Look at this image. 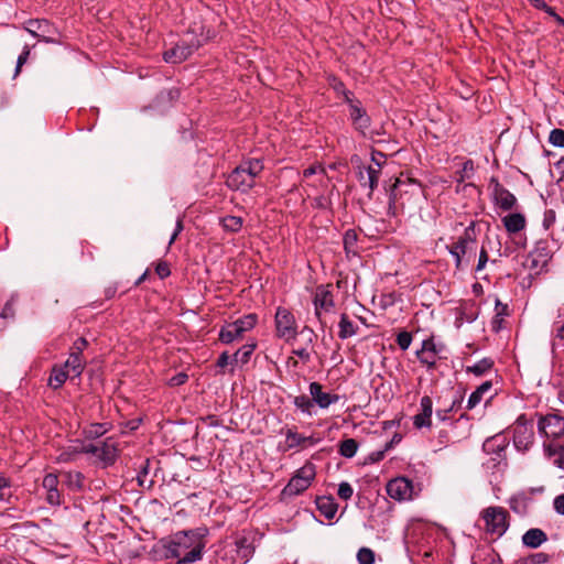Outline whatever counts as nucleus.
I'll return each mask as SVG.
<instances>
[{
    "label": "nucleus",
    "instance_id": "1",
    "mask_svg": "<svg viewBox=\"0 0 564 564\" xmlns=\"http://www.w3.org/2000/svg\"><path fill=\"white\" fill-rule=\"evenodd\" d=\"M204 546L193 531H180L166 543V557L177 558L176 564H192L202 558Z\"/></svg>",
    "mask_w": 564,
    "mask_h": 564
},
{
    "label": "nucleus",
    "instance_id": "2",
    "mask_svg": "<svg viewBox=\"0 0 564 564\" xmlns=\"http://www.w3.org/2000/svg\"><path fill=\"white\" fill-rule=\"evenodd\" d=\"M262 170L263 164L258 159L242 162L228 175L226 183L231 189L247 192L254 186Z\"/></svg>",
    "mask_w": 564,
    "mask_h": 564
},
{
    "label": "nucleus",
    "instance_id": "3",
    "mask_svg": "<svg viewBox=\"0 0 564 564\" xmlns=\"http://www.w3.org/2000/svg\"><path fill=\"white\" fill-rule=\"evenodd\" d=\"M422 189L412 178H395L389 188V209L397 213L405 207L411 198L420 197Z\"/></svg>",
    "mask_w": 564,
    "mask_h": 564
},
{
    "label": "nucleus",
    "instance_id": "4",
    "mask_svg": "<svg viewBox=\"0 0 564 564\" xmlns=\"http://www.w3.org/2000/svg\"><path fill=\"white\" fill-rule=\"evenodd\" d=\"M315 476H316L315 465L312 463H306L290 479L288 485L284 487L282 494L284 496H297V495L302 494L311 486Z\"/></svg>",
    "mask_w": 564,
    "mask_h": 564
},
{
    "label": "nucleus",
    "instance_id": "5",
    "mask_svg": "<svg viewBox=\"0 0 564 564\" xmlns=\"http://www.w3.org/2000/svg\"><path fill=\"white\" fill-rule=\"evenodd\" d=\"M257 324V315L248 314L237 321L225 325L219 332V339L224 344H230L252 329Z\"/></svg>",
    "mask_w": 564,
    "mask_h": 564
},
{
    "label": "nucleus",
    "instance_id": "6",
    "mask_svg": "<svg viewBox=\"0 0 564 564\" xmlns=\"http://www.w3.org/2000/svg\"><path fill=\"white\" fill-rule=\"evenodd\" d=\"M485 529L491 534L501 536L508 529V512L502 507H488L481 513Z\"/></svg>",
    "mask_w": 564,
    "mask_h": 564
},
{
    "label": "nucleus",
    "instance_id": "7",
    "mask_svg": "<svg viewBox=\"0 0 564 564\" xmlns=\"http://www.w3.org/2000/svg\"><path fill=\"white\" fill-rule=\"evenodd\" d=\"M275 332L279 338L285 341L295 339L297 326L294 315L285 307H278L275 313Z\"/></svg>",
    "mask_w": 564,
    "mask_h": 564
},
{
    "label": "nucleus",
    "instance_id": "8",
    "mask_svg": "<svg viewBox=\"0 0 564 564\" xmlns=\"http://www.w3.org/2000/svg\"><path fill=\"white\" fill-rule=\"evenodd\" d=\"M344 101L349 107V117L354 127L362 134H366L367 129L370 127V117L361 106V102L355 99L351 91H344Z\"/></svg>",
    "mask_w": 564,
    "mask_h": 564
},
{
    "label": "nucleus",
    "instance_id": "9",
    "mask_svg": "<svg viewBox=\"0 0 564 564\" xmlns=\"http://www.w3.org/2000/svg\"><path fill=\"white\" fill-rule=\"evenodd\" d=\"M199 46L200 42L198 40H183L174 47L164 52V59L167 63H181L188 58Z\"/></svg>",
    "mask_w": 564,
    "mask_h": 564
},
{
    "label": "nucleus",
    "instance_id": "10",
    "mask_svg": "<svg viewBox=\"0 0 564 564\" xmlns=\"http://www.w3.org/2000/svg\"><path fill=\"white\" fill-rule=\"evenodd\" d=\"M85 452L95 455L107 465L112 464L118 456L117 443L112 438L90 444L85 447Z\"/></svg>",
    "mask_w": 564,
    "mask_h": 564
},
{
    "label": "nucleus",
    "instance_id": "11",
    "mask_svg": "<svg viewBox=\"0 0 564 564\" xmlns=\"http://www.w3.org/2000/svg\"><path fill=\"white\" fill-rule=\"evenodd\" d=\"M24 29L34 37L46 43H55L54 35L57 33L55 28L45 19L29 20L25 22Z\"/></svg>",
    "mask_w": 564,
    "mask_h": 564
},
{
    "label": "nucleus",
    "instance_id": "12",
    "mask_svg": "<svg viewBox=\"0 0 564 564\" xmlns=\"http://www.w3.org/2000/svg\"><path fill=\"white\" fill-rule=\"evenodd\" d=\"M533 427L520 416L513 427V444L519 451H527L533 443Z\"/></svg>",
    "mask_w": 564,
    "mask_h": 564
},
{
    "label": "nucleus",
    "instance_id": "13",
    "mask_svg": "<svg viewBox=\"0 0 564 564\" xmlns=\"http://www.w3.org/2000/svg\"><path fill=\"white\" fill-rule=\"evenodd\" d=\"M539 431L546 437L557 438L564 435V419L557 414H547L540 419Z\"/></svg>",
    "mask_w": 564,
    "mask_h": 564
},
{
    "label": "nucleus",
    "instance_id": "14",
    "mask_svg": "<svg viewBox=\"0 0 564 564\" xmlns=\"http://www.w3.org/2000/svg\"><path fill=\"white\" fill-rule=\"evenodd\" d=\"M388 495L395 500H406L412 496V484L404 477L392 479L387 485Z\"/></svg>",
    "mask_w": 564,
    "mask_h": 564
},
{
    "label": "nucleus",
    "instance_id": "15",
    "mask_svg": "<svg viewBox=\"0 0 564 564\" xmlns=\"http://www.w3.org/2000/svg\"><path fill=\"white\" fill-rule=\"evenodd\" d=\"M315 315L321 318V312H329L334 307L333 294L329 285H319L314 294Z\"/></svg>",
    "mask_w": 564,
    "mask_h": 564
},
{
    "label": "nucleus",
    "instance_id": "16",
    "mask_svg": "<svg viewBox=\"0 0 564 564\" xmlns=\"http://www.w3.org/2000/svg\"><path fill=\"white\" fill-rule=\"evenodd\" d=\"M58 477L55 474H47L42 481V487L46 491L45 500L51 506H59L62 503V495L58 490Z\"/></svg>",
    "mask_w": 564,
    "mask_h": 564
},
{
    "label": "nucleus",
    "instance_id": "17",
    "mask_svg": "<svg viewBox=\"0 0 564 564\" xmlns=\"http://www.w3.org/2000/svg\"><path fill=\"white\" fill-rule=\"evenodd\" d=\"M421 412L414 415L413 425L416 429L431 427L432 425V413H433V401L429 395H424L420 402Z\"/></svg>",
    "mask_w": 564,
    "mask_h": 564
},
{
    "label": "nucleus",
    "instance_id": "18",
    "mask_svg": "<svg viewBox=\"0 0 564 564\" xmlns=\"http://www.w3.org/2000/svg\"><path fill=\"white\" fill-rule=\"evenodd\" d=\"M310 394L312 400L321 408L326 409L330 404L338 402V394H330L323 391V387L318 382H312L310 384Z\"/></svg>",
    "mask_w": 564,
    "mask_h": 564
},
{
    "label": "nucleus",
    "instance_id": "19",
    "mask_svg": "<svg viewBox=\"0 0 564 564\" xmlns=\"http://www.w3.org/2000/svg\"><path fill=\"white\" fill-rule=\"evenodd\" d=\"M475 241L466 235L465 237H460L456 242L452 243L449 247L451 254L456 260V265L459 267L462 262V258L469 251H475Z\"/></svg>",
    "mask_w": 564,
    "mask_h": 564
},
{
    "label": "nucleus",
    "instance_id": "20",
    "mask_svg": "<svg viewBox=\"0 0 564 564\" xmlns=\"http://www.w3.org/2000/svg\"><path fill=\"white\" fill-rule=\"evenodd\" d=\"M494 198L496 204L503 210L512 209L517 203L516 196L499 184L495 186Z\"/></svg>",
    "mask_w": 564,
    "mask_h": 564
},
{
    "label": "nucleus",
    "instance_id": "21",
    "mask_svg": "<svg viewBox=\"0 0 564 564\" xmlns=\"http://www.w3.org/2000/svg\"><path fill=\"white\" fill-rule=\"evenodd\" d=\"M437 350L433 340H424L422 348L417 350L416 356L423 365L433 368L436 365Z\"/></svg>",
    "mask_w": 564,
    "mask_h": 564
},
{
    "label": "nucleus",
    "instance_id": "22",
    "mask_svg": "<svg viewBox=\"0 0 564 564\" xmlns=\"http://www.w3.org/2000/svg\"><path fill=\"white\" fill-rule=\"evenodd\" d=\"M373 164L368 165L367 183L366 187L369 189L368 196L371 197L373 191L378 187L379 177L381 174L380 163L377 162L376 153H372L371 158Z\"/></svg>",
    "mask_w": 564,
    "mask_h": 564
},
{
    "label": "nucleus",
    "instance_id": "23",
    "mask_svg": "<svg viewBox=\"0 0 564 564\" xmlns=\"http://www.w3.org/2000/svg\"><path fill=\"white\" fill-rule=\"evenodd\" d=\"M306 443L313 444V437L303 436L292 429L286 430L284 451L292 449L299 446H304Z\"/></svg>",
    "mask_w": 564,
    "mask_h": 564
},
{
    "label": "nucleus",
    "instance_id": "24",
    "mask_svg": "<svg viewBox=\"0 0 564 564\" xmlns=\"http://www.w3.org/2000/svg\"><path fill=\"white\" fill-rule=\"evenodd\" d=\"M547 540V536L544 531L541 529H530L522 535V542L525 546L529 547H539Z\"/></svg>",
    "mask_w": 564,
    "mask_h": 564
},
{
    "label": "nucleus",
    "instance_id": "25",
    "mask_svg": "<svg viewBox=\"0 0 564 564\" xmlns=\"http://www.w3.org/2000/svg\"><path fill=\"white\" fill-rule=\"evenodd\" d=\"M508 232L517 234L525 227V218L522 214H509L502 219Z\"/></svg>",
    "mask_w": 564,
    "mask_h": 564
},
{
    "label": "nucleus",
    "instance_id": "26",
    "mask_svg": "<svg viewBox=\"0 0 564 564\" xmlns=\"http://www.w3.org/2000/svg\"><path fill=\"white\" fill-rule=\"evenodd\" d=\"M316 506L319 512L328 520L333 519L337 512V503L330 497H319L316 499Z\"/></svg>",
    "mask_w": 564,
    "mask_h": 564
},
{
    "label": "nucleus",
    "instance_id": "27",
    "mask_svg": "<svg viewBox=\"0 0 564 564\" xmlns=\"http://www.w3.org/2000/svg\"><path fill=\"white\" fill-rule=\"evenodd\" d=\"M86 361L83 359L80 355L77 352H70L68 359L66 360L64 368L68 369L74 373V376L78 377L82 375L85 368Z\"/></svg>",
    "mask_w": 564,
    "mask_h": 564
},
{
    "label": "nucleus",
    "instance_id": "28",
    "mask_svg": "<svg viewBox=\"0 0 564 564\" xmlns=\"http://www.w3.org/2000/svg\"><path fill=\"white\" fill-rule=\"evenodd\" d=\"M339 332L338 337L340 339H347L357 334L358 326H356L348 317L347 314H341L339 321Z\"/></svg>",
    "mask_w": 564,
    "mask_h": 564
},
{
    "label": "nucleus",
    "instance_id": "29",
    "mask_svg": "<svg viewBox=\"0 0 564 564\" xmlns=\"http://www.w3.org/2000/svg\"><path fill=\"white\" fill-rule=\"evenodd\" d=\"M491 381H485L481 383L468 398L467 409L471 410L480 403L484 394L491 389Z\"/></svg>",
    "mask_w": 564,
    "mask_h": 564
},
{
    "label": "nucleus",
    "instance_id": "30",
    "mask_svg": "<svg viewBox=\"0 0 564 564\" xmlns=\"http://www.w3.org/2000/svg\"><path fill=\"white\" fill-rule=\"evenodd\" d=\"M69 371L65 370L64 367L55 366L52 369L51 377L48 379V384L53 389H58L63 386V383L68 378Z\"/></svg>",
    "mask_w": 564,
    "mask_h": 564
},
{
    "label": "nucleus",
    "instance_id": "31",
    "mask_svg": "<svg viewBox=\"0 0 564 564\" xmlns=\"http://www.w3.org/2000/svg\"><path fill=\"white\" fill-rule=\"evenodd\" d=\"M65 484L73 490L82 489L84 476L79 471H67L64 474Z\"/></svg>",
    "mask_w": 564,
    "mask_h": 564
},
{
    "label": "nucleus",
    "instance_id": "32",
    "mask_svg": "<svg viewBox=\"0 0 564 564\" xmlns=\"http://www.w3.org/2000/svg\"><path fill=\"white\" fill-rule=\"evenodd\" d=\"M494 366V362L491 359L489 358H484L479 361H477L475 365L473 366H468L466 368V371L467 372H471L476 376H482L485 375L487 371H489Z\"/></svg>",
    "mask_w": 564,
    "mask_h": 564
},
{
    "label": "nucleus",
    "instance_id": "33",
    "mask_svg": "<svg viewBox=\"0 0 564 564\" xmlns=\"http://www.w3.org/2000/svg\"><path fill=\"white\" fill-rule=\"evenodd\" d=\"M358 449V443L354 438L344 440L339 445V454L346 458L355 456Z\"/></svg>",
    "mask_w": 564,
    "mask_h": 564
},
{
    "label": "nucleus",
    "instance_id": "34",
    "mask_svg": "<svg viewBox=\"0 0 564 564\" xmlns=\"http://www.w3.org/2000/svg\"><path fill=\"white\" fill-rule=\"evenodd\" d=\"M221 224L227 231L237 232L242 227V219L237 216H226L221 219Z\"/></svg>",
    "mask_w": 564,
    "mask_h": 564
},
{
    "label": "nucleus",
    "instance_id": "35",
    "mask_svg": "<svg viewBox=\"0 0 564 564\" xmlns=\"http://www.w3.org/2000/svg\"><path fill=\"white\" fill-rule=\"evenodd\" d=\"M294 405L297 409H300L302 412L311 414V409L313 406V402L306 395H297L294 398Z\"/></svg>",
    "mask_w": 564,
    "mask_h": 564
},
{
    "label": "nucleus",
    "instance_id": "36",
    "mask_svg": "<svg viewBox=\"0 0 564 564\" xmlns=\"http://www.w3.org/2000/svg\"><path fill=\"white\" fill-rule=\"evenodd\" d=\"M359 564H373L375 553L368 547H361L357 553Z\"/></svg>",
    "mask_w": 564,
    "mask_h": 564
},
{
    "label": "nucleus",
    "instance_id": "37",
    "mask_svg": "<svg viewBox=\"0 0 564 564\" xmlns=\"http://www.w3.org/2000/svg\"><path fill=\"white\" fill-rule=\"evenodd\" d=\"M549 142L557 148H564V130L553 129L549 135Z\"/></svg>",
    "mask_w": 564,
    "mask_h": 564
},
{
    "label": "nucleus",
    "instance_id": "38",
    "mask_svg": "<svg viewBox=\"0 0 564 564\" xmlns=\"http://www.w3.org/2000/svg\"><path fill=\"white\" fill-rule=\"evenodd\" d=\"M254 349V345L245 346L242 349H239L235 355V361L240 360L241 362H247Z\"/></svg>",
    "mask_w": 564,
    "mask_h": 564
},
{
    "label": "nucleus",
    "instance_id": "39",
    "mask_svg": "<svg viewBox=\"0 0 564 564\" xmlns=\"http://www.w3.org/2000/svg\"><path fill=\"white\" fill-rule=\"evenodd\" d=\"M550 560V555L543 552L534 553L525 558V564H545Z\"/></svg>",
    "mask_w": 564,
    "mask_h": 564
},
{
    "label": "nucleus",
    "instance_id": "40",
    "mask_svg": "<svg viewBox=\"0 0 564 564\" xmlns=\"http://www.w3.org/2000/svg\"><path fill=\"white\" fill-rule=\"evenodd\" d=\"M354 489L349 482L343 481L338 486L337 495L343 500H349L352 497Z\"/></svg>",
    "mask_w": 564,
    "mask_h": 564
},
{
    "label": "nucleus",
    "instance_id": "41",
    "mask_svg": "<svg viewBox=\"0 0 564 564\" xmlns=\"http://www.w3.org/2000/svg\"><path fill=\"white\" fill-rule=\"evenodd\" d=\"M357 232L354 229H349L344 235V246L346 250H350L357 242Z\"/></svg>",
    "mask_w": 564,
    "mask_h": 564
},
{
    "label": "nucleus",
    "instance_id": "42",
    "mask_svg": "<svg viewBox=\"0 0 564 564\" xmlns=\"http://www.w3.org/2000/svg\"><path fill=\"white\" fill-rule=\"evenodd\" d=\"M412 336L408 332H401L397 336V343L399 347L403 350L408 349L411 345Z\"/></svg>",
    "mask_w": 564,
    "mask_h": 564
},
{
    "label": "nucleus",
    "instance_id": "43",
    "mask_svg": "<svg viewBox=\"0 0 564 564\" xmlns=\"http://www.w3.org/2000/svg\"><path fill=\"white\" fill-rule=\"evenodd\" d=\"M11 497L10 482L0 476V500L7 501Z\"/></svg>",
    "mask_w": 564,
    "mask_h": 564
},
{
    "label": "nucleus",
    "instance_id": "44",
    "mask_svg": "<svg viewBox=\"0 0 564 564\" xmlns=\"http://www.w3.org/2000/svg\"><path fill=\"white\" fill-rule=\"evenodd\" d=\"M30 56V47L26 45L23 47L22 53L19 55L15 67V75H18L21 70V67L26 63Z\"/></svg>",
    "mask_w": 564,
    "mask_h": 564
},
{
    "label": "nucleus",
    "instance_id": "45",
    "mask_svg": "<svg viewBox=\"0 0 564 564\" xmlns=\"http://www.w3.org/2000/svg\"><path fill=\"white\" fill-rule=\"evenodd\" d=\"M317 173L325 175V169L322 165H312L303 171V178H310Z\"/></svg>",
    "mask_w": 564,
    "mask_h": 564
},
{
    "label": "nucleus",
    "instance_id": "46",
    "mask_svg": "<svg viewBox=\"0 0 564 564\" xmlns=\"http://www.w3.org/2000/svg\"><path fill=\"white\" fill-rule=\"evenodd\" d=\"M187 379L188 376L185 372H180L170 379L169 384L172 387H177L184 384L187 381Z\"/></svg>",
    "mask_w": 564,
    "mask_h": 564
},
{
    "label": "nucleus",
    "instance_id": "47",
    "mask_svg": "<svg viewBox=\"0 0 564 564\" xmlns=\"http://www.w3.org/2000/svg\"><path fill=\"white\" fill-rule=\"evenodd\" d=\"M76 454H77V452L64 451V452H62V453L56 457V460H57L58 463H68V462L74 460V458H75Z\"/></svg>",
    "mask_w": 564,
    "mask_h": 564
},
{
    "label": "nucleus",
    "instance_id": "48",
    "mask_svg": "<svg viewBox=\"0 0 564 564\" xmlns=\"http://www.w3.org/2000/svg\"><path fill=\"white\" fill-rule=\"evenodd\" d=\"M87 345L88 341L85 338L80 337L74 343L72 352H77L78 355L82 356L83 350L87 347Z\"/></svg>",
    "mask_w": 564,
    "mask_h": 564
},
{
    "label": "nucleus",
    "instance_id": "49",
    "mask_svg": "<svg viewBox=\"0 0 564 564\" xmlns=\"http://www.w3.org/2000/svg\"><path fill=\"white\" fill-rule=\"evenodd\" d=\"M368 166H358L357 177L362 187H366L367 183Z\"/></svg>",
    "mask_w": 564,
    "mask_h": 564
},
{
    "label": "nucleus",
    "instance_id": "50",
    "mask_svg": "<svg viewBox=\"0 0 564 564\" xmlns=\"http://www.w3.org/2000/svg\"><path fill=\"white\" fill-rule=\"evenodd\" d=\"M155 271L161 279L169 276L171 273L170 268L165 262L159 263L155 268Z\"/></svg>",
    "mask_w": 564,
    "mask_h": 564
},
{
    "label": "nucleus",
    "instance_id": "51",
    "mask_svg": "<svg viewBox=\"0 0 564 564\" xmlns=\"http://www.w3.org/2000/svg\"><path fill=\"white\" fill-rule=\"evenodd\" d=\"M390 447L389 444L386 445V448L383 451H376V452H372L369 457H368V460L370 463H377L379 460H381L383 457H384V453Z\"/></svg>",
    "mask_w": 564,
    "mask_h": 564
},
{
    "label": "nucleus",
    "instance_id": "52",
    "mask_svg": "<svg viewBox=\"0 0 564 564\" xmlns=\"http://www.w3.org/2000/svg\"><path fill=\"white\" fill-rule=\"evenodd\" d=\"M555 217V212L553 209H549L544 213L543 225L545 226V228H549L551 225L554 224Z\"/></svg>",
    "mask_w": 564,
    "mask_h": 564
},
{
    "label": "nucleus",
    "instance_id": "53",
    "mask_svg": "<svg viewBox=\"0 0 564 564\" xmlns=\"http://www.w3.org/2000/svg\"><path fill=\"white\" fill-rule=\"evenodd\" d=\"M553 505L555 511L564 516V495L555 497Z\"/></svg>",
    "mask_w": 564,
    "mask_h": 564
},
{
    "label": "nucleus",
    "instance_id": "54",
    "mask_svg": "<svg viewBox=\"0 0 564 564\" xmlns=\"http://www.w3.org/2000/svg\"><path fill=\"white\" fill-rule=\"evenodd\" d=\"M487 261H488L487 251L482 248L480 251V254H479L478 264H477L476 270L477 271L482 270L485 268Z\"/></svg>",
    "mask_w": 564,
    "mask_h": 564
},
{
    "label": "nucleus",
    "instance_id": "55",
    "mask_svg": "<svg viewBox=\"0 0 564 564\" xmlns=\"http://www.w3.org/2000/svg\"><path fill=\"white\" fill-rule=\"evenodd\" d=\"M293 354L300 357L304 361H308L311 359V355L306 348H297L293 350Z\"/></svg>",
    "mask_w": 564,
    "mask_h": 564
},
{
    "label": "nucleus",
    "instance_id": "56",
    "mask_svg": "<svg viewBox=\"0 0 564 564\" xmlns=\"http://www.w3.org/2000/svg\"><path fill=\"white\" fill-rule=\"evenodd\" d=\"M14 314L13 312V307H12V303L11 302H8L6 304V306L3 307L1 314H0V318H8V317H12Z\"/></svg>",
    "mask_w": 564,
    "mask_h": 564
},
{
    "label": "nucleus",
    "instance_id": "57",
    "mask_svg": "<svg viewBox=\"0 0 564 564\" xmlns=\"http://www.w3.org/2000/svg\"><path fill=\"white\" fill-rule=\"evenodd\" d=\"M183 230V223L181 219H177L176 221V227H175V230L173 232V235L171 236V239L169 241V245L171 246L177 238V236L180 235V232Z\"/></svg>",
    "mask_w": 564,
    "mask_h": 564
},
{
    "label": "nucleus",
    "instance_id": "58",
    "mask_svg": "<svg viewBox=\"0 0 564 564\" xmlns=\"http://www.w3.org/2000/svg\"><path fill=\"white\" fill-rule=\"evenodd\" d=\"M229 359L230 356L228 355V352H223L217 360V366L220 368L226 367L229 362Z\"/></svg>",
    "mask_w": 564,
    "mask_h": 564
},
{
    "label": "nucleus",
    "instance_id": "59",
    "mask_svg": "<svg viewBox=\"0 0 564 564\" xmlns=\"http://www.w3.org/2000/svg\"><path fill=\"white\" fill-rule=\"evenodd\" d=\"M301 334L304 335L307 337V341L308 343H312L313 341V338L315 337V334H314V330L307 326L303 327V329L301 330Z\"/></svg>",
    "mask_w": 564,
    "mask_h": 564
},
{
    "label": "nucleus",
    "instance_id": "60",
    "mask_svg": "<svg viewBox=\"0 0 564 564\" xmlns=\"http://www.w3.org/2000/svg\"><path fill=\"white\" fill-rule=\"evenodd\" d=\"M534 8L539 10H543V8H546V3L544 0H528Z\"/></svg>",
    "mask_w": 564,
    "mask_h": 564
},
{
    "label": "nucleus",
    "instance_id": "61",
    "mask_svg": "<svg viewBox=\"0 0 564 564\" xmlns=\"http://www.w3.org/2000/svg\"><path fill=\"white\" fill-rule=\"evenodd\" d=\"M334 89L336 90V93H337L338 95H341L343 97H344V91H348V90L345 88L344 84H343V83H340V82H338V83H336V84L334 85Z\"/></svg>",
    "mask_w": 564,
    "mask_h": 564
},
{
    "label": "nucleus",
    "instance_id": "62",
    "mask_svg": "<svg viewBox=\"0 0 564 564\" xmlns=\"http://www.w3.org/2000/svg\"><path fill=\"white\" fill-rule=\"evenodd\" d=\"M372 153H376L377 162L380 163V167H381L382 164L386 161V155L383 153H381V152H378V151H373Z\"/></svg>",
    "mask_w": 564,
    "mask_h": 564
},
{
    "label": "nucleus",
    "instance_id": "63",
    "mask_svg": "<svg viewBox=\"0 0 564 564\" xmlns=\"http://www.w3.org/2000/svg\"><path fill=\"white\" fill-rule=\"evenodd\" d=\"M555 338L564 340V324L556 329Z\"/></svg>",
    "mask_w": 564,
    "mask_h": 564
},
{
    "label": "nucleus",
    "instance_id": "64",
    "mask_svg": "<svg viewBox=\"0 0 564 564\" xmlns=\"http://www.w3.org/2000/svg\"><path fill=\"white\" fill-rule=\"evenodd\" d=\"M543 11H545L549 15L553 17L556 20V17H560L555 13L554 9L546 4V8H543Z\"/></svg>",
    "mask_w": 564,
    "mask_h": 564
}]
</instances>
